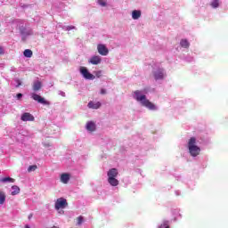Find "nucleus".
<instances>
[{
    "label": "nucleus",
    "instance_id": "f257e3e1",
    "mask_svg": "<svg viewBox=\"0 0 228 228\" xmlns=\"http://www.w3.org/2000/svg\"><path fill=\"white\" fill-rule=\"evenodd\" d=\"M196 143L197 139L195 137H191L188 142L189 152L193 158H197L200 154V148Z\"/></svg>",
    "mask_w": 228,
    "mask_h": 228
},
{
    "label": "nucleus",
    "instance_id": "f03ea898",
    "mask_svg": "<svg viewBox=\"0 0 228 228\" xmlns=\"http://www.w3.org/2000/svg\"><path fill=\"white\" fill-rule=\"evenodd\" d=\"M108 183L110 186H118V180L116 178L118 175V170L117 168H111L107 173Z\"/></svg>",
    "mask_w": 228,
    "mask_h": 228
},
{
    "label": "nucleus",
    "instance_id": "7ed1b4c3",
    "mask_svg": "<svg viewBox=\"0 0 228 228\" xmlns=\"http://www.w3.org/2000/svg\"><path fill=\"white\" fill-rule=\"evenodd\" d=\"M68 206L69 203H67V200L64 198H59L55 202V209H57V211L59 209H65Z\"/></svg>",
    "mask_w": 228,
    "mask_h": 228
},
{
    "label": "nucleus",
    "instance_id": "20e7f679",
    "mask_svg": "<svg viewBox=\"0 0 228 228\" xmlns=\"http://www.w3.org/2000/svg\"><path fill=\"white\" fill-rule=\"evenodd\" d=\"M80 73L85 77V79H95V76H94L92 73H89L86 67H80Z\"/></svg>",
    "mask_w": 228,
    "mask_h": 228
},
{
    "label": "nucleus",
    "instance_id": "39448f33",
    "mask_svg": "<svg viewBox=\"0 0 228 228\" xmlns=\"http://www.w3.org/2000/svg\"><path fill=\"white\" fill-rule=\"evenodd\" d=\"M134 95L135 101H137L138 102H141V104L143 102V101L147 99V96H145V94H142V91H139V90L134 91Z\"/></svg>",
    "mask_w": 228,
    "mask_h": 228
},
{
    "label": "nucleus",
    "instance_id": "423d86ee",
    "mask_svg": "<svg viewBox=\"0 0 228 228\" xmlns=\"http://www.w3.org/2000/svg\"><path fill=\"white\" fill-rule=\"evenodd\" d=\"M97 51L102 56H108L110 53V50H108V47H106L105 45H98Z\"/></svg>",
    "mask_w": 228,
    "mask_h": 228
},
{
    "label": "nucleus",
    "instance_id": "0eeeda50",
    "mask_svg": "<svg viewBox=\"0 0 228 228\" xmlns=\"http://www.w3.org/2000/svg\"><path fill=\"white\" fill-rule=\"evenodd\" d=\"M31 98L34 101H37V102H39V104H45V105L49 104V102L45 101V98H43L42 96H40V95H38L37 94H31Z\"/></svg>",
    "mask_w": 228,
    "mask_h": 228
},
{
    "label": "nucleus",
    "instance_id": "6e6552de",
    "mask_svg": "<svg viewBox=\"0 0 228 228\" xmlns=\"http://www.w3.org/2000/svg\"><path fill=\"white\" fill-rule=\"evenodd\" d=\"M21 120H22V122H34L35 117L33 115H31V113L24 112L21 115Z\"/></svg>",
    "mask_w": 228,
    "mask_h": 228
},
{
    "label": "nucleus",
    "instance_id": "1a4fd4ad",
    "mask_svg": "<svg viewBox=\"0 0 228 228\" xmlns=\"http://www.w3.org/2000/svg\"><path fill=\"white\" fill-rule=\"evenodd\" d=\"M142 105L145 108H148V110H151L153 111L157 110L156 105L151 102V101H149L147 98L142 102Z\"/></svg>",
    "mask_w": 228,
    "mask_h": 228
},
{
    "label": "nucleus",
    "instance_id": "9d476101",
    "mask_svg": "<svg viewBox=\"0 0 228 228\" xmlns=\"http://www.w3.org/2000/svg\"><path fill=\"white\" fill-rule=\"evenodd\" d=\"M154 78L156 80L158 79H164L165 77V71L163 70V69H159L157 71H155L153 73Z\"/></svg>",
    "mask_w": 228,
    "mask_h": 228
},
{
    "label": "nucleus",
    "instance_id": "9b49d317",
    "mask_svg": "<svg viewBox=\"0 0 228 228\" xmlns=\"http://www.w3.org/2000/svg\"><path fill=\"white\" fill-rule=\"evenodd\" d=\"M101 61H102V60L99 55H94L89 60V63H92V65H99Z\"/></svg>",
    "mask_w": 228,
    "mask_h": 228
},
{
    "label": "nucleus",
    "instance_id": "f8f14e48",
    "mask_svg": "<svg viewBox=\"0 0 228 228\" xmlns=\"http://www.w3.org/2000/svg\"><path fill=\"white\" fill-rule=\"evenodd\" d=\"M61 181L63 183V184H67L69 181H70V175L67 173L61 175Z\"/></svg>",
    "mask_w": 228,
    "mask_h": 228
},
{
    "label": "nucleus",
    "instance_id": "ddd939ff",
    "mask_svg": "<svg viewBox=\"0 0 228 228\" xmlns=\"http://www.w3.org/2000/svg\"><path fill=\"white\" fill-rule=\"evenodd\" d=\"M87 106H88V108H91L93 110H99V108H101V102H89Z\"/></svg>",
    "mask_w": 228,
    "mask_h": 228
},
{
    "label": "nucleus",
    "instance_id": "4468645a",
    "mask_svg": "<svg viewBox=\"0 0 228 228\" xmlns=\"http://www.w3.org/2000/svg\"><path fill=\"white\" fill-rule=\"evenodd\" d=\"M140 17H142L141 11L134 10L132 12V19H134V20H138V19H140Z\"/></svg>",
    "mask_w": 228,
    "mask_h": 228
},
{
    "label": "nucleus",
    "instance_id": "2eb2a0df",
    "mask_svg": "<svg viewBox=\"0 0 228 228\" xmlns=\"http://www.w3.org/2000/svg\"><path fill=\"white\" fill-rule=\"evenodd\" d=\"M86 127L87 131H91V132H94L96 129L95 123L94 121L87 122Z\"/></svg>",
    "mask_w": 228,
    "mask_h": 228
},
{
    "label": "nucleus",
    "instance_id": "dca6fc26",
    "mask_svg": "<svg viewBox=\"0 0 228 228\" xmlns=\"http://www.w3.org/2000/svg\"><path fill=\"white\" fill-rule=\"evenodd\" d=\"M42 88V82L37 81L33 84V90L34 92H38Z\"/></svg>",
    "mask_w": 228,
    "mask_h": 228
},
{
    "label": "nucleus",
    "instance_id": "f3484780",
    "mask_svg": "<svg viewBox=\"0 0 228 228\" xmlns=\"http://www.w3.org/2000/svg\"><path fill=\"white\" fill-rule=\"evenodd\" d=\"M12 190L11 195H19L20 193V188L17 185L12 186Z\"/></svg>",
    "mask_w": 228,
    "mask_h": 228
},
{
    "label": "nucleus",
    "instance_id": "a211bd4d",
    "mask_svg": "<svg viewBox=\"0 0 228 228\" xmlns=\"http://www.w3.org/2000/svg\"><path fill=\"white\" fill-rule=\"evenodd\" d=\"M181 47H184L185 49H188L190 47V43L186 39H182L180 42Z\"/></svg>",
    "mask_w": 228,
    "mask_h": 228
},
{
    "label": "nucleus",
    "instance_id": "6ab92c4d",
    "mask_svg": "<svg viewBox=\"0 0 228 228\" xmlns=\"http://www.w3.org/2000/svg\"><path fill=\"white\" fill-rule=\"evenodd\" d=\"M0 181H1V183H15V179H13L10 176L4 177Z\"/></svg>",
    "mask_w": 228,
    "mask_h": 228
},
{
    "label": "nucleus",
    "instance_id": "aec40b11",
    "mask_svg": "<svg viewBox=\"0 0 228 228\" xmlns=\"http://www.w3.org/2000/svg\"><path fill=\"white\" fill-rule=\"evenodd\" d=\"M24 56L26 58H31V56H33V51L29 50V49H26L23 53Z\"/></svg>",
    "mask_w": 228,
    "mask_h": 228
},
{
    "label": "nucleus",
    "instance_id": "412c9836",
    "mask_svg": "<svg viewBox=\"0 0 228 228\" xmlns=\"http://www.w3.org/2000/svg\"><path fill=\"white\" fill-rule=\"evenodd\" d=\"M6 201V194L4 191H0V204H4Z\"/></svg>",
    "mask_w": 228,
    "mask_h": 228
},
{
    "label": "nucleus",
    "instance_id": "4be33fe9",
    "mask_svg": "<svg viewBox=\"0 0 228 228\" xmlns=\"http://www.w3.org/2000/svg\"><path fill=\"white\" fill-rule=\"evenodd\" d=\"M219 4H220V0H214L211 3V7L212 8H218Z\"/></svg>",
    "mask_w": 228,
    "mask_h": 228
},
{
    "label": "nucleus",
    "instance_id": "5701e85b",
    "mask_svg": "<svg viewBox=\"0 0 228 228\" xmlns=\"http://www.w3.org/2000/svg\"><path fill=\"white\" fill-rule=\"evenodd\" d=\"M37 168H38V167L37 165L29 166L28 168V172H35V170H37Z\"/></svg>",
    "mask_w": 228,
    "mask_h": 228
},
{
    "label": "nucleus",
    "instance_id": "b1692460",
    "mask_svg": "<svg viewBox=\"0 0 228 228\" xmlns=\"http://www.w3.org/2000/svg\"><path fill=\"white\" fill-rule=\"evenodd\" d=\"M170 228V226L168 225V221H164L162 224H160L159 226V228Z\"/></svg>",
    "mask_w": 228,
    "mask_h": 228
},
{
    "label": "nucleus",
    "instance_id": "393cba45",
    "mask_svg": "<svg viewBox=\"0 0 228 228\" xmlns=\"http://www.w3.org/2000/svg\"><path fill=\"white\" fill-rule=\"evenodd\" d=\"M83 224V216L77 217V225H81Z\"/></svg>",
    "mask_w": 228,
    "mask_h": 228
},
{
    "label": "nucleus",
    "instance_id": "a878e982",
    "mask_svg": "<svg viewBox=\"0 0 228 228\" xmlns=\"http://www.w3.org/2000/svg\"><path fill=\"white\" fill-rule=\"evenodd\" d=\"M98 4L100 6H106V0H98Z\"/></svg>",
    "mask_w": 228,
    "mask_h": 228
},
{
    "label": "nucleus",
    "instance_id": "bb28decb",
    "mask_svg": "<svg viewBox=\"0 0 228 228\" xmlns=\"http://www.w3.org/2000/svg\"><path fill=\"white\" fill-rule=\"evenodd\" d=\"M15 81L17 83L16 88H19V86H20V85H22V83L19 79H16Z\"/></svg>",
    "mask_w": 228,
    "mask_h": 228
},
{
    "label": "nucleus",
    "instance_id": "cd10ccee",
    "mask_svg": "<svg viewBox=\"0 0 228 228\" xmlns=\"http://www.w3.org/2000/svg\"><path fill=\"white\" fill-rule=\"evenodd\" d=\"M70 29H76V27H74V26H68L67 27V31H70Z\"/></svg>",
    "mask_w": 228,
    "mask_h": 228
},
{
    "label": "nucleus",
    "instance_id": "c85d7f7f",
    "mask_svg": "<svg viewBox=\"0 0 228 228\" xmlns=\"http://www.w3.org/2000/svg\"><path fill=\"white\" fill-rule=\"evenodd\" d=\"M102 74V71H97L96 72L97 77H101Z\"/></svg>",
    "mask_w": 228,
    "mask_h": 228
},
{
    "label": "nucleus",
    "instance_id": "c756f323",
    "mask_svg": "<svg viewBox=\"0 0 228 228\" xmlns=\"http://www.w3.org/2000/svg\"><path fill=\"white\" fill-rule=\"evenodd\" d=\"M101 94H102V95H105V94H106V89H101Z\"/></svg>",
    "mask_w": 228,
    "mask_h": 228
},
{
    "label": "nucleus",
    "instance_id": "7c9ffc66",
    "mask_svg": "<svg viewBox=\"0 0 228 228\" xmlns=\"http://www.w3.org/2000/svg\"><path fill=\"white\" fill-rule=\"evenodd\" d=\"M0 54H4V50L3 49L2 46H0Z\"/></svg>",
    "mask_w": 228,
    "mask_h": 228
},
{
    "label": "nucleus",
    "instance_id": "2f4dec72",
    "mask_svg": "<svg viewBox=\"0 0 228 228\" xmlns=\"http://www.w3.org/2000/svg\"><path fill=\"white\" fill-rule=\"evenodd\" d=\"M21 97H22V94L19 93V94H17V99H20Z\"/></svg>",
    "mask_w": 228,
    "mask_h": 228
},
{
    "label": "nucleus",
    "instance_id": "473e14b6",
    "mask_svg": "<svg viewBox=\"0 0 228 228\" xmlns=\"http://www.w3.org/2000/svg\"><path fill=\"white\" fill-rule=\"evenodd\" d=\"M33 218V214L28 215V220H31Z\"/></svg>",
    "mask_w": 228,
    "mask_h": 228
},
{
    "label": "nucleus",
    "instance_id": "72a5a7b5",
    "mask_svg": "<svg viewBox=\"0 0 228 228\" xmlns=\"http://www.w3.org/2000/svg\"><path fill=\"white\" fill-rule=\"evenodd\" d=\"M51 228H60V227H59V226H54V225H53V226H52Z\"/></svg>",
    "mask_w": 228,
    "mask_h": 228
}]
</instances>
